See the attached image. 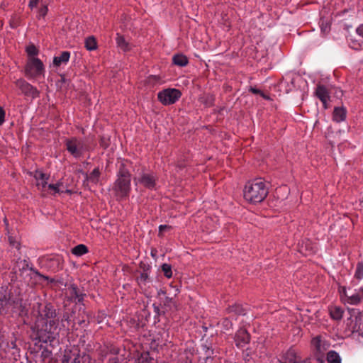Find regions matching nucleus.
<instances>
[{
	"instance_id": "obj_1",
	"label": "nucleus",
	"mask_w": 363,
	"mask_h": 363,
	"mask_svg": "<svg viewBox=\"0 0 363 363\" xmlns=\"http://www.w3.org/2000/svg\"><path fill=\"white\" fill-rule=\"evenodd\" d=\"M131 164L128 160H123L118 167L117 179L113 183V191L115 195L121 199H127L131 190V174L127 164Z\"/></svg>"
},
{
	"instance_id": "obj_2",
	"label": "nucleus",
	"mask_w": 363,
	"mask_h": 363,
	"mask_svg": "<svg viewBox=\"0 0 363 363\" xmlns=\"http://www.w3.org/2000/svg\"><path fill=\"white\" fill-rule=\"evenodd\" d=\"M60 320H51L45 322L41 320H35L31 327L35 340L43 343H52L58 335L57 328Z\"/></svg>"
},
{
	"instance_id": "obj_3",
	"label": "nucleus",
	"mask_w": 363,
	"mask_h": 363,
	"mask_svg": "<svg viewBox=\"0 0 363 363\" xmlns=\"http://www.w3.org/2000/svg\"><path fill=\"white\" fill-rule=\"evenodd\" d=\"M269 193V187L261 178L248 182L244 188V198L252 203H260L264 200Z\"/></svg>"
},
{
	"instance_id": "obj_4",
	"label": "nucleus",
	"mask_w": 363,
	"mask_h": 363,
	"mask_svg": "<svg viewBox=\"0 0 363 363\" xmlns=\"http://www.w3.org/2000/svg\"><path fill=\"white\" fill-rule=\"evenodd\" d=\"M65 145L68 152L74 158H79L85 151H89V147L77 137L66 138Z\"/></svg>"
},
{
	"instance_id": "obj_5",
	"label": "nucleus",
	"mask_w": 363,
	"mask_h": 363,
	"mask_svg": "<svg viewBox=\"0 0 363 363\" xmlns=\"http://www.w3.org/2000/svg\"><path fill=\"white\" fill-rule=\"evenodd\" d=\"M9 304L19 312V315H26L28 313V306L24 301L19 289L10 291L7 294Z\"/></svg>"
},
{
	"instance_id": "obj_6",
	"label": "nucleus",
	"mask_w": 363,
	"mask_h": 363,
	"mask_svg": "<svg viewBox=\"0 0 363 363\" xmlns=\"http://www.w3.org/2000/svg\"><path fill=\"white\" fill-rule=\"evenodd\" d=\"M45 73V67L41 61L38 57H32L29 59L25 66V75L26 77L37 78Z\"/></svg>"
},
{
	"instance_id": "obj_7",
	"label": "nucleus",
	"mask_w": 363,
	"mask_h": 363,
	"mask_svg": "<svg viewBox=\"0 0 363 363\" xmlns=\"http://www.w3.org/2000/svg\"><path fill=\"white\" fill-rule=\"evenodd\" d=\"M38 315L35 320H41L46 321L59 320L57 318V311L52 303L48 302L45 305L37 303Z\"/></svg>"
},
{
	"instance_id": "obj_8",
	"label": "nucleus",
	"mask_w": 363,
	"mask_h": 363,
	"mask_svg": "<svg viewBox=\"0 0 363 363\" xmlns=\"http://www.w3.org/2000/svg\"><path fill=\"white\" fill-rule=\"evenodd\" d=\"M65 286H67L68 295L67 296V300L68 301L74 303L76 305H84V301L86 297V294L83 287L80 289L77 284L74 283L69 284H65Z\"/></svg>"
},
{
	"instance_id": "obj_9",
	"label": "nucleus",
	"mask_w": 363,
	"mask_h": 363,
	"mask_svg": "<svg viewBox=\"0 0 363 363\" xmlns=\"http://www.w3.org/2000/svg\"><path fill=\"white\" fill-rule=\"evenodd\" d=\"M182 96V92L174 88L165 89L157 94V99L163 105L167 106L176 103Z\"/></svg>"
},
{
	"instance_id": "obj_10",
	"label": "nucleus",
	"mask_w": 363,
	"mask_h": 363,
	"mask_svg": "<svg viewBox=\"0 0 363 363\" xmlns=\"http://www.w3.org/2000/svg\"><path fill=\"white\" fill-rule=\"evenodd\" d=\"M14 84L26 98H30L33 100L40 96V91L25 79H18L14 82Z\"/></svg>"
},
{
	"instance_id": "obj_11",
	"label": "nucleus",
	"mask_w": 363,
	"mask_h": 363,
	"mask_svg": "<svg viewBox=\"0 0 363 363\" xmlns=\"http://www.w3.org/2000/svg\"><path fill=\"white\" fill-rule=\"evenodd\" d=\"M133 180L135 184L138 183L145 189L154 190L157 186V177L153 172L142 171L139 176L133 178Z\"/></svg>"
},
{
	"instance_id": "obj_12",
	"label": "nucleus",
	"mask_w": 363,
	"mask_h": 363,
	"mask_svg": "<svg viewBox=\"0 0 363 363\" xmlns=\"http://www.w3.org/2000/svg\"><path fill=\"white\" fill-rule=\"evenodd\" d=\"M233 340L235 346L238 349H242L250 344L251 341V335L246 328L241 327L235 333Z\"/></svg>"
},
{
	"instance_id": "obj_13",
	"label": "nucleus",
	"mask_w": 363,
	"mask_h": 363,
	"mask_svg": "<svg viewBox=\"0 0 363 363\" xmlns=\"http://www.w3.org/2000/svg\"><path fill=\"white\" fill-rule=\"evenodd\" d=\"M76 314V307L74 306L71 308H65L60 319L61 328L69 330V327H74V316Z\"/></svg>"
},
{
	"instance_id": "obj_14",
	"label": "nucleus",
	"mask_w": 363,
	"mask_h": 363,
	"mask_svg": "<svg viewBox=\"0 0 363 363\" xmlns=\"http://www.w3.org/2000/svg\"><path fill=\"white\" fill-rule=\"evenodd\" d=\"M18 350L19 349L17 347L15 340H12L10 342H2L0 345V359L6 358L9 353L12 355H15L16 353L18 352Z\"/></svg>"
},
{
	"instance_id": "obj_15",
	"label": "nucleus",
	"mask_w": 363,
	"mask_h": 363,
	"mask_svg": "<svg viewBox=\"0 0 363 363\" xmlns=\"http://www.w3.org/2000/svg\"><path fill=\"white\" fill-rule=\"evenodd\" d=\"M202 350L204 352V363H221V358L215 354L214 349L206 345H203Z\"/></svg>"
},
{
	"instance_id": "obj_16",
	"label": "nucleus",
	"mask_w": 363,
	"mask_h": 363,
	"mask_svg": "<svg viewBox=\"0 0 363 363\" xmlns=\"http://www.w3.org/2000/svg\"><path fill=\"white\" fill-rule=\"evenodd\" d=\"M351 316L354 317V323L352 326V332L359 333L362 334L363 332V313L359 312L356 309H352L351 311Z\"/></svg>"
},
{
	"instance_id": "obj_17",
	"label": "nucleus",
	"mask_w": 363,
	"mask_h": 363,
	"mask_svg": "<svg viewBox=\"0 0 363 363\" xmlns=\"http://www.w3.org/2000/svg\"><path fill=\"white\" fill-rule=\"evenodd\" d=\"M225 311L227 314H232L235 316H244L247 314V308L241 303H235L233 305H229Z\"/></svg>"
},
{
	"instance_id": "obj_18",
	"label": "nucleus",
	"mask_w": 363,
	"mask_h": 363,
	"mask_svg": "<svg viewBox=\"0 0 363 363\" xmlns=\"http://www.w3.org/2000/svg\"><path fill=\"white\" fill-rule=\"evenodd\" d=\"M314 94L322 104H325V100H330V92L327 87L323 84H318Z\"/></svg>"
},
{
	"instance_id": "obj_19",
	"label": "nucleus",
	"mask_w": 363,
	"mask_h": 363,
	"mask_svg": "<svg viewBox=\"0 0 363 363\" xmlns=\"http://www.w3.org/2000/svg\"><path fill=\"white\" fill-rule=\"evenodd\" d=\"M347 110L344 106L335 107L333 112V120L337 123H340L346 119Z\"/></svg>"
},
{
	"instance_id": "obj_20",
	"label": "nucleus",
	"mask_w": 363,
	"mask_h": 363,
	"mask_svg": "<svg viewBox=\"0 0 363 363\" xmlns=\"http://www.w3.org/2000/svg\"><path fill=\"white\" fill-rule=\"evenodd\" d=\"M347 302L350 304L357 305L363 300V287H361L355 294L350 296L346 294Z\"/></svg>"
},
{
	"instance_id": "obj_21",
	"label": "nucleus",
	"mask_w": 363,
	"mask_h": 363,
	"mask_svg": "<svg viewBox=\"0 0 363 363\" xmlns=\"http://www.w3.org/2000/svg\"><path fill=\"white\" fill-rule=\"evenodd\" d=\"M70 57L69 51H63L59 56H55L53 58V65L55 67H60L62 64L68 62Z\"/></svg>"
},
{
	"instance_id": "obj_22",
	"label": "nucleus",
	"mask_w": 363,
	"mask_h": 363,
	"mask_svg": "<svg viewBox=\"0 0 363 363\" xmlns=\"http://www.w3.org/2000/svg\"><path fill=\"white\" fill-rule=\"evenodd\" d=\"M299 252L307 256L308 255L313 254L315 251L313 247L308 240H302L301 243L298 244Z\"/></svg>"
},
{
	"instance_id": "obj_23",
	"label": "nucleus",
	"mask_w": 363,
	"mask_h": 363,
	"mask_svg": "<svg viewBox=\"0 0 363 363\" xmlns=\"http://www.w3.org/2000/svg\"><path fill=\"white\" fill-rule=\"evenodd\" d=\"M101 172L99 167H96L94 169V170L88 174L87 173L85 174V181L89 182L92 184H96L100 178Z\"/></svg>"
},
{
	"instance_id": "obj_24",
	"label": "nucleus",
	"mask_w": 363,
	"mask_h": 363,
	"mask_svg": "<svg viewBox=\"0 0 363 363\" xmlns=\"http://www.w3.org/2000/svg\"><path fill=\"white\" fill-rule=\"evenodd\" d=\"M330 315L332 319L340 320L342 318L344 311L340 306H330L329 308Z\"/></svg>"
},
{
	"instance_id": "obj_25",
	"label": "nucleus",
	"mask_w": 363,
	"mask_h": 363,
	"mask_svg": "<svg viewBox=\"0 0 363 363\" xmlns=\"http://www.w3.org/2000/svg\"><path fill=\"white\" fill-rule=\"evenodd\" d=\"M173 64L179 67H185L189 63L187 57L183 54H176L172 57Z\"/></svg>"
},
{
	"instance_id": "obj_26",
	"label": "nucleus",
	"mask_w": 363,
	"mask_h": 363,
	"mask_svg": "<svg viewBox=\"0 0 363 363\" xmlns=\"http://www.w3.org/2000/svg\"><path fill=\"white\" fill-rule=\"evenodd\" d=\"M284 363H298V357L295 350L290 348L284 355Z\"/></svg>"
},
{
	"instance_id": "obj_27",
	"label": "nucleus",
	"mask_w": 363,
	"mask_h": 363,
	"mask_svg": "<svg viewBox=\"0 0 363 363\" xmlns=\"http://www.w3.org/2000/svg\"><path fill=\"white\" fill-rule=\"evenodd\" d=\"M199 100L206 107H211L214 105L215 96L211 94H205Z\"/></svg>"
},
{
	"instance_id": "obj_28",
	"label": "nucleus",
	"mask_w": 363,
	"mask_h": 363,
	"mask_svg": "<svg viewBox=\"0 0 363 363\" xmlns=\"http://www.w3.org/2000/svg\"><path fill=\"white\" fill-rule=\"evenodd\" d=\"M116 41L117 45L123 51L127 52L130 50L129 43L125 40V38L119 33L116 35Z\"/></svg>"
},
{
	"instance_id": "obj_29",
	"label": "nucleus",
	"mask_w": 363,
	"mask_h": 363,
	"mask_svg": "<svg viewBox=\"0 0 363 363\" xmlns=\"http://www.w3.org/2000/svg\"><path fill=\"white\" fill-rule=\"evenodd\" d=\"M71 252L73 255H74L77 257H81V256L88 253L89 249H88L87 246H86L85 245L79 244V245H77L75 247H74L71 250Z\"/></svg>"
},
{
	"instance_id": "obj_30",
	"label": "nucleus",
	"mask_w": 363,
	"mask_h": 363,
	"mask_svg": "<svg viewBox=\"0 0 363 363\" xmlns=\"http://www.w3.org/2000/svg\"><path fill=\"white\" fill-rule=\"evenodd\" d=\"M326 359L328 363H341L339 354L334 350H330L327 353Z\"/></svg>"
},
{
	"instance_id": "obj_31",
	"label": "nucleus",
	"mask_w": 363,
	"mask_h": 363,
	"mask_svg": "<svg viewBox=\"0 0 363 363\" xmlns=\"http://www.w3.org/2000/svg\"><path fill=\"white\" fill-rule=\"evenodd\" d=\"M85 48L88 50H95L97 48L96 40L94 36H89L85 40Z\"/></svg>"
},
{
	"instance_id": "obj_32",
	"label": "nucleus",
	"mask_w": 363,
	"mask_h": 363,
	"mask_svg": "<svg viewBox=\"0 0 363 363\" xmlns=\"http://www.w3.org/2000/svg\"><path fill=\"white\" fill-rule=\"evenodd\" d=\"M193 356L194 354L191 350H185L180 357L181 363H192Z\"/></svg>"
},
{
	"instance_id": "obj_33",
	"label": "nucleus",
	"mask_w": 363,
	"mask_h": 363,
	"mask_svg": "<svg viewBox=\"0 0 363 363\" xmlns=\"http://www.w3.org/2000/svg\"><path fill=\"white\" fill-rule=\"evenodd\" d=\"M354 277L357 280H361L363 278V262L357 263Z\"/></svg>"
},
{
	"instance_id": "obj_34",
	"label": "nucleus",
	"mask_w": 363,
	"mask_h": 363,
	"mask_svg": "<svg viewBox=\"0 0 363 363\" xmlns=\"http://www.w3.org/2000/svg\"><path fill=\"white\" fill-rule=\"evenodd\" d=\"M161 269L166 278H171L172 277V266L169 264L164 263L161 266Z\"/></svg>"
},
{
	"instance_id": "obj_35",
	"label": "nucleus",
	"mask_w": 363,
	"mask_h": 363,
	"mask_svg": "<svg viewBox=\"0 0 363 363\" xmlns=\"http://www.w3.org/2000/svg\"><path fill=\"white\" fill-rule=\"evenodd\" d=\"M136 281L139 285H146L150 281L149 273L141 272L140 276L136 278Z\"/></svg>"
},
{
	"instance_id": "obj_36",
	"label": "nucleus",
	"mask_w": 363,
	"mask_h": 363,
	"mask_svg": "<svg viewBox=\"0 0 363 363\" xmlns=\"http://www.w3.org/2000/svg\"><path fill=\"white\" fill-rule=\"evenodd\" d=\"M312 345L315 348L316 351L321 352L322 350V340L320 336H316L311 340Z\"/></svg>"
},
{
	"instance_id": "obj_37",
	"label": "nucleus",
	"mask_w": 363,
	"mask_h": 363,
	"mask_svg": "<svg viewBox=\"0 0 363 363\" xmlns=\"http://www.w3.org/2000/svg\"><path fill=\"white\" fill-rule=\"evenodd\" d=\"M30 271H31L33 274L37 275L38 277H40L43 280L48 281L50 283H55L56 280L53 278H50L48 276L42 274L38 269L30 267Z\"/></svg>"
},
{
	"instance_id": "obj_38",
	"label": "nucleus",
	"mask_w": 363,
	"mask_h": 363,
	"mask_svg": "<svg viewBox=\"0 0 363 363\" xmlns=\"http://www.w3.org/2000/svg\"><path fill=\"white\" fill-rule=\"evenodd\" d=\"M220 324L222 328L225 330H232L233 328V323L229 318H223L221 319Z\"/></svg>"
},
{
	"instance_id": "obj_39",
	"label": "nucleus",
	"mask_w": 363,
	"mask_h": 363,
	"mask_svg": "<svg viewBox=\"0 0 363 363\" xmlns=\"http://www.w3.org/2000/svg\"><path fill=\"white\" fill-rule=\"evenodd\" d=\"M321 32L324 34H327L330 30V23L328 21L321 19L319 22Z\"/></svg>"
},
{
	"instance_id": "obj_40",
	"label": "nucleus",
	"mask_w": 363,
	"mask_h": 363,
	"mask_svg": "<svg viewBox=\"0 0 363 363\" xmlns=\"http://www.w3.org/2000/svg\"><path fill=\"white\" fill-rule=\"evenodd\" d=\"M48 12V4L44 2L41 4V6L38 10V18H45Z\"/></svg>"
},
{
	"instance_id": "obj_41",
	"label": "nucleus",
	"mask_w": 363,
	"mask_h": 363,
	"mask_svg": "<svg viewBox=\"0 0 363 363\" xmlns=\"http://www.w3.org/2000/svg\"><path fill=\"white\" fill-rule=\"evenodd\" d=\"M17 264L19 267V271L23 272L27 269L30 270L31 267H29V262L26 259H21L20 257L16 261Z\"/></svg>"
},
{
	"instance_id": "obj_42",
	"label": "nucleus",
	"mask_w": 363,
	"mask_h": 363,
	"mask_svg": "<svg viewBox=\"0 0 363 363\" xmlns=\"http://www.w3.org/2000/svg\"><path fill=\"white\" fill-rule=\"evenodd\" d=\"M26 52L28 56H36L38 55L39 50L34 44H30L26 47Z\"/></svg>"
},
{
	"instance_id": "obj_43",
	"label": "nucleus",
	"mask_w": 363,
	"mask_h": 363,
	"mask_svg": "<svg viewBox=\"0 0 363 363\" xmlns=\"http://www.w3.org/2000/svg\"><path fill=\"white\" fill-rule=\"evenodd\" d=\"M7 305H9L7 294H3L0 296V314L4 311Z\"/></svg>"
},
{
	"instance_id": "obj_44",
	"label": "nucleus",
	"mask_w": 363,
	"mask_h": 363,
	"mask_svg": "<svg viewBox=\"0 0 363 363\" xmlns=\"http://www.w3.org/2000/svg\"><path fill=\"white\" fill-rule=\"evenodd\" d=\"M62 185V183L58 182L57 184H50L48 185V189L51 190L52 192L50 193L52 195L55 196L56 194H60L62 191L60 190V186Z\"/></svg>"
},
{
	"instance_id": "obj_45",
	"label": "nucleus",
	"mask_w": 363,
	"mask_h": 363,
	"mask_svg": "<svg viewBox=\"0 0 363 363\" xmlns=\"http://www.w3.org/2000/svg\"><path fill=\"white\" fill-rule=\"evenodd\" d=\"M9 245L13 247H15L16 249H17L18 250H19L21 249V243L20 242L16 239V237H13L12 235H9Z\"/></svg>"
},
{
	"instance_id": "obj_46",
	"label": "nucleus",
	"mask_w": 363,
	"mask_h": 363,
	"mask_svg": "<svg viewBox=\"0 0 363 363\" xmlns=\"http://www.w3.org/2000/svg\"><path fill=\"white\" fill-rule=\"evenodd\" d=\"M242 357L244 361L247 363L249 362L252 359V351L251 348L247 347L245 350H243L242 351Z\"/></svg>"
},
{
	"instance_id": "obj_47",
	"label": "nucleus",
	"mask_w": 363,
	"mask_h": 363,
	"mask_svg": "<svg viewBox=\"0 0 363 363\" xmlns=\"http://www.w3.org/2000/svg\"><path fill=\"white\" fill-rule=\"evenodd\" d=\"M172 229V227L169 225H160L159 226V232H158V237L162 238L163 237V232L165 230H170Z\"/></svg>"
},
{
	"instance_id": "obj_48",
	"label": "nucleus",
	"mask_w": 363,
	"mask_h": 363,
	"mask_svg": "<svg viewBox=\"0 0 363 363\" xmlns=\"http://www.w3.org/2000/svg\"><path fill=\"white\" fill-rule=\"evenodd\" d=\"M99 144H100V146L102 147L105 150L110 145L109 139L104 136H101L100 138Z\"/></svg>"
},
{
	"instance_id": "obj_49",
	"label": "nucleus",
	"mask_w": 363,
	"mask_h": 363,
	"mask_svg": "<svg viewBox=\"0 0 363 363\" xmlns=\"http://www.w3.org/2000/svg\"><path fill=\"white\" fill-rule=\"evenodd\" d=\"M164 305L169 307V308H172V306H174V301L173 298L166 296L164 300L163 301Z\"/></svg>"
},
{
	"instance_id": "obj_50",
	"label": "nucleus",
	"mask_w": 363,
	"mask_h": 363,
	"mask_svg": "<svg viewBox=\"0 0 363 363\" xmlns=\"http://www.w3.org/2000/svg\"><path fill=\"white\" fill-rule=\"evenodd\" d=\"M139 267H140V269H141L143 270L142 272H146V273H149V272L151 269V267L150 264H146L143 262H140Z\"/></svg>"
},
{
	"instance_id": "obj_51",
	"label": "nucleus",
	"mask_w": 363,
	"mask_h": 363,
	"mask_svg": "<svg viewBox=\"0 0 363 363\" xmlns=\"http://www.w3.org/2000/svg\"><path fill=\"white\" fill-rule=\"evenodd\" d=\"M40 2H41V4L44 3L43 1V0H29V2H28L29 9L33 10V9L37 8V6Z\"/></svg>"
},
{
	"instance_id": "obj_52",
	"label": "nucleus",
	"mask_w": 363,
	"mask_h": 363,
	"mask_svg": "<svg viewBox=\"0 0 363 363\" xmlns=\"http://www.w3.org/2000/svg\"><path fill=\"white\" fill-rule=\"evenodd\" d=\"M5 111L0 106V125H1L5 121Z\"/></svg>"
},
{
	"instance_id": "obj_53",
	"label": "nucleus",
	"mask_w": 363,
	"mask_h": 363,
	"mask_svg": "<svg viewBox=\"0 0 363 363\" xmlns=\"http://www.w3.org/2000/svg\"><path fill=\"white\" fill-rule=\"evenodd\" d=\"M357 33L363 38V24L359 25L356 29Z\"/></svg>"
},
{
	"instance_id": "obj_54",
	"label": "nucleus",
	"mask_w": 363,
	"mask_h": 363,
	"mask_svg": "<svg viewBox=\"0 0 363 363\" xmlns=\"http://www.w3.org/2000/svg\"><path fill=\"white\" fill-rule=\"evenodd\" d=\"M249 91L250 92H252V94H259V95L262 93V90L258 89H257L255 87H252V86H251L250 88Z\"/></svg>"
},
{
	"instance_id": "obj_55",
	"label": "nucleus",
	"mask_w": 363,
	"mask_h": 363,
	"mask_svg": "<svg viewBox=\"0 0 363 363\" xmlns=\"http://www.w3.org/2000/svg\"><path fill=\"white\" fill-rule=\"evenodd\" d=\"M39 179L43 181H47L48 179V176H47V174L45 173L40 172L39 175Z\"/></svg>"
},
{
	"instance_id": "obj_56",
	"label": "nucleus",
	"mask_w": 363,
	"mask_h": 363,
	"mask_svg": "<svg viewBox=\"0 0 363 363\" xmlns=\"http://www.w3.org/2000/svg\"><path fill=\"white\" fill-rule=\"evenodd\" d=\"M108 363H120L119 362V359L117 357H114L110 358L108 359Z\"/></svg>"
},
{
	"instance_id": "obj_57",
	"label": "nucleus",
	"mask_w": 363,
	"mask_h": 363,
	"mask_svg": "<svg viewBox=\"0 0 363 363\" xmlns=\"http://www.w3.org/2000/svg\"><path fill=\"white\" fill-rule=\"evenodd\" d=\"M263 99H266V100H269L270 99V97L267 95H266L262 91V93L259 94Z\"/></svg>"
},
{
	"instance_id": "obj_58",
	"label": "nucleus",
	"mask_w": 363,
	"mask_h": 363,
	"mask_svg": "<svg viewBox=\"0 0 363 363\" xmlns=\"http://www.w3.org/2000/svg\"><path fill=\"white\" fill-rule=\"evenodd\" d=\"M149 79H154L155 81H157L160 79V77L158 76H156V75H150L149 77Z\"/></svg>"
},
{
	"instance_id": "obj_59",
	"label": "nucleus",
	"mask_w": 363,
	"mask_h": 363,
	"mask_svg": "<svg viewBox=\"0 0 363 363\" xmlns=\"http://www.w3.org/2000/svg\"><path fill=\"white\" fill-rule=\"evenodd\" d=\"M153 307H154L155 312L159 314V312H160L159 306H156L155 304H153Z\"/></svg>"
},
{
	"instance_id": "obj_60",
	"label": "nucleus",
	"mask_w": 363,
	"mask_h": 363,
	"mask_svg": "<svg viewBox=\"0 0 363 363\" xmlns=\"http://www.w3.org/2000/svg\"><path fill=\"white\" fill-rule=\"evenodd\" d=\"M329 101L330 100H325V103L323 104V106L324 109H328L329 108V106L328 104Z\"/></svg>"
},
{
	"instance_id": "obj_61",
	"label": "nucleus",
	"mask_w": 363,
	"mask_h": 363,
	"mask_svg": "<svg viewBox=\"0 0 363 363\" xmlns=\"http://www.w3.org/2000/svg\"><path fill=\"white\" fill-rule=\"evenodd\" d=\"M165 295L166 294V292L165 291L162 290V289H160L159 291H158V295L160 296V295Z\"/></svg>"
},
{
	"instance_id": "obj_62",
	"label": "nucleus",
	"mask_w": 363,
	"mask_h": 363,
	"mask_svg": "<svg viewBox=\"0 0 363 363\" xmlns=\"http://www.w3.org/2000/svg\"><path fill=\"white\" fill-rule=\"evenodd\" d=\"M336 94H337V96L338 97H340V96H342V91H340V90H339L338 91H337V92H336Z\"/></svg>"
},
{
	"instance_id": "obj_63",
	"label": "nucleus",
	"mask_w": 363,
	"mask_h": 363,
	"mask_svg": "<svg viewBox=\"0 0 363 363\" xmlns=\"http://www.w3.org/2000/svg\"><path fill=\"white\" fill-rule=\"evenodd\" d=\"M48 184V182L47 181H43V182L42 183V186L43 188H45Z\"/></svg>"
},
{
	"instance_id": "obj_64",
	"label": "nucleus",
	"mask_w": 363,
	"mask_h": 363,
	"mask_svg": "<svg viewBox=\"0 0 363 363\" xmlns=\"http://www.w3.org/2000/svg\"><path fill=\"white\" fill-rule=\"evenodd\" d=\"M84 322H85V321H84V320H82L79 321V322H78V324H79V325H82Z\"/></svg>"
}]
</instances>
